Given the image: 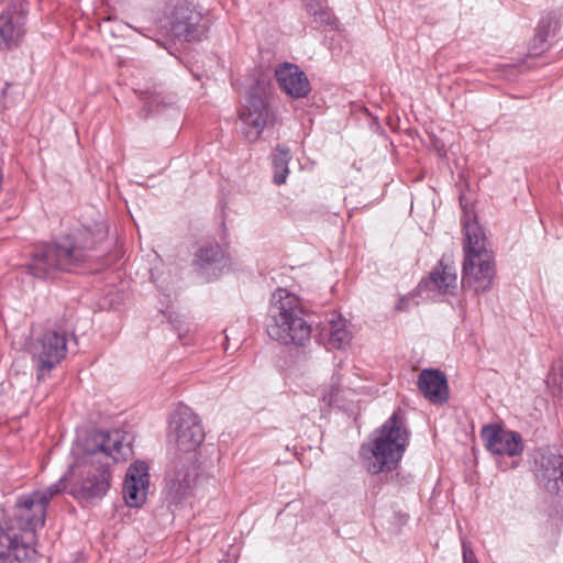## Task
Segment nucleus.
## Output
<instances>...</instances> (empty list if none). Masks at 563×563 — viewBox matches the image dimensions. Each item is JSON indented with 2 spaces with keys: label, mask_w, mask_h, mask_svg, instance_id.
<instances>
[{
  "label": "nucleus",
  "mask_w": 563,
  "mask_h": 563,
  "mask_svg": "<svg viewBox=\"0 0 563 563\" xmlns=\"http://www.w3.org/2000/svg\"><path fill=\"white\" fill-rule=\"evenodd\" d=\"M130 453L131 448L119 431L92 433L70 468L71 474L78 477L70 494L85 507L96 505L110 488V465L124 460Z\"/></svg>",
  "instance_id": "1"
},
{
  "label": "nucleus",
  "mask_w": 563,
  "mask_h": 563,
  "mask_svg": "<svg viewBox=\"0 0 563 563\" xmlns=\"http://www.w3.org/2000/svg\"><path fill=\"white\" fill-rule=\"evenodd\" d=\"M306 309L299 296L277 288L271 297L266 314L268 336L282 345L301 347L310 341L311 325L305 319Z\"/></svg>",
  "instance_id": "2"
},
{
  "label": "nucleus",
  "mask_w": 563,
  "mask_h": 563,
  "mask_svg": "<svg viewBox=\"0 0 563 563\" xmlns=\"http://www.w3.org/2000/svg\"><path fill=\"white\" fill-rule=\"evenodd\" d=\"M464 262L462 269V285L476 292L490 289L495 267L493 255L486 247L483 229L475 220H464Z\"/></svg>",
  "instance_id": "3"
},
{
  "label": "nucleus",
  "mask_w": 563,
  "mask_h": 563,
  "mask_svg": "<svg viewBox=\"0 0 563 563\" xmlns=\"http://www.w3.org/2000/svg\"><path fill=\"white\" fill-rule=\"evenodd\" d=\"M408 441V433L397 415H393L380 428L372 445H363L362 456L372 474L396 468Z\"/></svg>",
  "instance_id": "4"
},
{
  "label": "nucleus",
  "mask_w": 563,
  "mask_h": 563,
  "mask_svg": "<svg viewBox=\"0 0 563 563\" xmlns=\"http://www.w3.org/2000/svg\"><path fill=\"white\" fill-rule=\"evenodd\" d=\"M92 246V242L79 245L71 236H64L53 244L38 246L27 269L36 278H51L58 271H69L80 264L86 257L85 250Z\"/></svg>",
  "instance_id": "5"
},
{
  "label": "nucleus",
  "mask_w": 563,
  "mask_h": 563,
  "mask_svg": "<svg viewBox=\"0 0 563 563\" xmlns=\"http://www.w3.org/2000/svg\"><path fill=\"white\" fill-rule=\"evenodd\" d=\"M64 488L62 483H55L44 489L20 496L14 504L12 517L4 526L36 543V531L45 523L46 508L53 497Z\"/></svg>",
  "instance_id": "6"
},
{
  "label": "nucleus",
  "mask_w": 563,
  "mask_h": 563,
  "mask_svg": "<svg viewBox=\"0 0 563 563\" xmlns=\"http://www.w3.org/2000/svg\"><path fill=\"white\" fill-rule=\"evenodd\" d=\"M161 23L174 37L187 42L201 41L209 31V19L190 0H172Z\"/></svg>",
  "instance_id": "7"
},
{
  "label": "nucleus",
  "mask_w": 563,
  "mask_h": 563,
  "mask_svg": "<svg viewBox=\"0 0 563 563\" xmlns=\"http://www.w3.org/2000/svg\"><path fill=\"white\" fill-rule=\"evenodd\" d=\"M168 439L178 451L195 452L205 439L199 417L188 407L178 408L169 422Z\"/></svg>",
  "instance_id": "8"
},
{
  "label": "nucleus",
  "mask_w": 563,
  "mask_h": 563,
  "mask_svg": "<svg viewBox=\"0 0 563 563\" xmlns=\"http://www.w3.org/2000/svg\"><path fill=\"white\" fill-rule=\"evenodd\" d=\"M198 478V467L192 460L174 462L166 478L165 497L169 504L177 505L191 495Z\"/></svg>",
  "instance_id": "9"
},
{
  "label": "nucleus",
  "mask_w": 563,
  "mask_h": 563,
  "mask_svg": "<svg viewBox=\"0 0 563 563\" xmlns=\"http://www.w3.org/2000/svg\"><path fill=\"white\" fill-rule=\"evenodd\" d=\"M35 554L34 542L12 528L0 527V563H29Z\"/></svg>",
  "instance_id": "10"
},
{
  "label": "nucleus",
  "mask_w": 563,
  "mask_h": 563,
  "mask_svg": "<svg viewBox=\"0 0 563 563\" xmlns=\"http://www.w3.org/2000/svg\"><path fill=\"white\" fill-rule=\"evenodd\" d=\"M25 3H13L0 14V51L12 49L25 34Z\"/></svg>",
  "instance_id": "11"
},
{
  "label": "nucleus",
  "mask_w": 563,
  "mask_h": 563,
  "mask_svg": "<svg viewBox=\"0 0 563 563\" xmlns=\"http://www.w3.org/2000/svg\"><path fill=\"white\" fill-rule=\"evenodd\" d=\"M269 110L262 96L251 93L243 106L240 119L243 124L245 137L255 142L269 122Z\"/></svg>",
  "instance_id": "12"
},
{
  "label": "nucleus",
  "mask_w": 563,
  "mask_h": 563,
  "mask_svg": "<svg viewBox=\"0 0 563 563\" xmlns=\"http://www.w3.org/2000/svg\"><path fill=\"white\" fill-rule=\"evenodd\" d=\"M150 487L148 466L145 462L137 461L131 464L125 474L123 484V497L129 507L142 506Z\"/></svg>",
  "instance_id": "13"
},
{
  "label": "nucleus",
  "mask_w": 563,
  "mask_h": 563,
  "mask_svg": "<svg viewBox=\"0 0 563 563\" xmlns=\"http://www.w3.org/2000/svg\"><path fill=\"white\" fill-rule=\"evenodd\" d=\"M481 438L493 454L514 456L522 451L521 438L518 433L506 431L496 426H485Z\"/></svg>",
  "instance_id": "14"
},
{
  "label": "nucleus",
  "mask_w": 563,
  "mask_h": 563,
  "mask_svg": "<svg viewBox=\"0 0 563 563\" xmlns=\"http://www.w3.org/2000/svg\"><path fill=\"white\" fill-rule=\"evenodd\" d=\"M275 77L279 88L291 98H303L310 92L309 80L297 65H280L275 70Z\"/></svg>",
  "instance_id": "15"
},
{
  "label": "nucleus",
  "mask_w": 563,
  "mask_h": 563,
  "mask_svg": "<svg viewBox=\"0 0 563 563\" xmlns=\"http://www.w3.org/2000/svg\"><path fill=\"white\" fill-rule=\"evenodd\" d=\"M418 387L421 394L433 404H443L448 400L446 377L440 369L426 368L421 371Z\"/></svg>",
  "instance_id": "16"
},
{
  "label": "nucleus",
  "mask_w": 563,
  "mask_h": 563,
  "mask_svg": "<svg viewBox=\"0 0 563 563\" xmlns=\"http://www.w3.org/2000/svg\"><path fill=\"white\" fill-rule=\"evenodd\" d=\"M427 287L441 294H453L457 289L456 268L450 257L440 260L430 273Z\"/></svg>",
  "instance_id": "17"
},
{
  "label": "nucleus",
  "mask_w": 563,
  "mask_h": 563,
  "mask_svg": "<svg viewBox=\"0 0 563 563\" xmlns=\"http://www.w3.org/2000/svg\"><path fill=\"white\" fill-rule=\"evenodd\" d=\"M33 347L41 352H65L76 345L74 336L60 330L47 329L33 332Z\"/></svg>",
  "instance_id": "18"
},
{
  "label": "nucleus",
  "mask_w": 563,
  "mask_h": 563,
  "mask_svg": "<svg viewBox=\"0 0 563 563\" xmlns=\"http://www.w3.org/2000/svg\"><path fill=\"white\" fill-rule=\"evenodd\" d=\"M328 323L330 325L329 344L331 349H345L352 340L347 321L336 311H332L328 317Z\"/></svg>",
  "instance_id": "19"
},
{
  "label": "nucleus",
  "mask_w": 563,
  "mask_h": 563,
  "mask_svg": "<svg viewBox=\"0 0 563 563\" xmlns=\"http://www.w3.org/2000/svg\"><path fill=\"white\" fill-rule=\"evenodd\" d=\"M224 261V252L217 243H210L201 246L196 256V265L202 272L209 275H216V271L219 269L220 265Z\"/></svg>",
  "instance_id": "20"
},
{
  "label": "nucleus",
  "mask_w": 563,
  "mask_h": 563,
  "mask_svg": "<svg viewBox=\"0 0 563 563\" xmlns=\"http://www.w3.org/2000/svg\"><path fill=\"white\" fill-rule=\"evenodd\" d=\"M290 150L286 145H277L273 155L272 164L274 169V183L276 185H284L289 175L288 164L290 162Z\"/></svg>",
  "instance_id": "21"
},
{
  "label": "nucleus",
  "mask_w": 563,
  "mask_h": 563,
  "mask_svg": "<svg viewBox=\"0 0 563 563\" xmlns=\"http://www.w3.org/2000/svg\"><path fill=\"white\" fill-rule=\"evenodd\" d=\"M62 358L63 356L59 354H32V363L36 369L37 379H44L60 363Z\"/></svg>",
  "instance_id": "22"
},
{
  "label": "nucleus",
  "mask_w": 563,
  "mask_h": 563,
  "mask_svg": "<svg viewBox=\"0 0 563 563\" xmlns=\"http://www.w3.org/2000/svg\"><path fill=\"white\" fill-rule=\"evenodd\" d=\"M313 0H303L306 9L314 18L316 22L321 24L332 25L335 22V18L328 7H320V10L314 9Z\"/></svg>",
  "instance_id": "23"
},
{
  "label": "nucleus",
  "mask_w": 563,
  "mask_h": 563,
  "mask_svg": "<svg viewBox=\"0 0 563 563\" xmlns=\"http://www.w3.org/2000/svg\"><path fill=\"white\" fill-rule=\"evenodd\" d=\"M552 464H553V468L551 471H548L549 473H547L544 476L548 478V482H554V485L558 487V481L561 479V477L563 476V471H562V459L561 456H553L552 457Z\"/></svg>",
  "instance_id": "24"
},
{
  "label": "nucleus",
  "mask_w": 563,
  "mask_h": 563,
  "mask_svg": "<svg viewBox=\"0 0 563 563\" xmlns=\"http://www.w3.org/2000/svg\"><path fill=\"white\" fill-rule=\"evenodd\" d=\"M340 391L338 382L331 383L329 390L322 395V400L328 405L332 406L336 401V395Z\"/></svg>",
  "instance_id": "25"
},
{
  "label": "nucleus",
  "mask_w": 563,
  "mask_h": 563,
  "mask_svg": "<svg viewBox=\"0 0 563 563\" xmlns=\"http://www.w3.org/2000/svg\"><path fill=\"white\" fill-rule=\"evenodd\" d=\"M463 563H477L473 550L463 541Z\"/></svg>",
  "instance_id": "26"
},
{
  "label": "nucleus",
  "mask_w": 563,
  "mask_h": 563,
  "mask_svg": "<svg viewBox=\"0 0 563 563\" xmlns=\"http://www.w3.org/2000/svg\"><path fill=\"white\" fill-rule=\"evenodd\" d=\"M409 299H406V298H401L397 305V309L398 310H402L407 307V303H408Z\"/></svg>",
  "instance_id": "27"
},
{
  "label": "nucleus",
  "mask_w": 563,
  "mask_h": 563,
  "mask_svg": "<svg viewBox=\"0 0 563 563\" xmlns=\"http://www.w3.org/2000/svg\"><path fill=\"white\" fill-rule=\"evenodd\" d=\"M312 3L314 4V9L320 10V7H324L320 1L313 0Z\"/></svg>",
  "instance_id": "28"
},
{
  "label": "nucleus",
  "mask_w": 563,
  "mask_h": 563,
  "mask_svg": "<svg viewBox=\"0 0 563 563\" xmlns=\"http://www.w3.org/2000/svg\"><path fill=\"white\" fill-rule=\"evenodd\" d=\"M545 37H547V35L541 34V33H540V31L538 32V34H537V40H539L540 42H544V41H545Z\"/></svg>",
  "instance_id": "29"
},
{
  "label": "nucleus",
  "mask_w": 563,
  "mask_h": 563,
  "mask_svg": "<svg viewBox=\"0 0 563 563\" xmlns=\"http://www.w3.org/2000/svg\"><path fill=\"white\" fill-rule=\"evenodd\" d=\"M104 236H106V231L104 230L100 231L99 240H102Z\"/></svg>",
  "instance_id": "30"
},
{
  "label": "nucleus",
  "mask_w": 563,
  "mask_h": 563,
  "mask_svg": "<svg viewBox=\"0 0 563 563\" xmlns=\"http://www.w3.org/2000/svg\"><path fill=\"white\" fill-rule=\"evenodd\" d=\"M544 26V21H541L540 29Z\"/></svg>",
  "instance_id": "31"
},
{
  "label": "nucleus",
  "mask_w": 563,
  "mask_h": 563,
  "mask_svg": "<svg viewBox=\"0 0 563 563\" xmlns=\"http://www.w3.org/2000/svg\"><path fill=\"white\" fill-rule=\"evenodd\" d=\"M561 376L563 377V367L561 368Z\"/></svg>",
  "instance_id": "32"
}]
</instances>
